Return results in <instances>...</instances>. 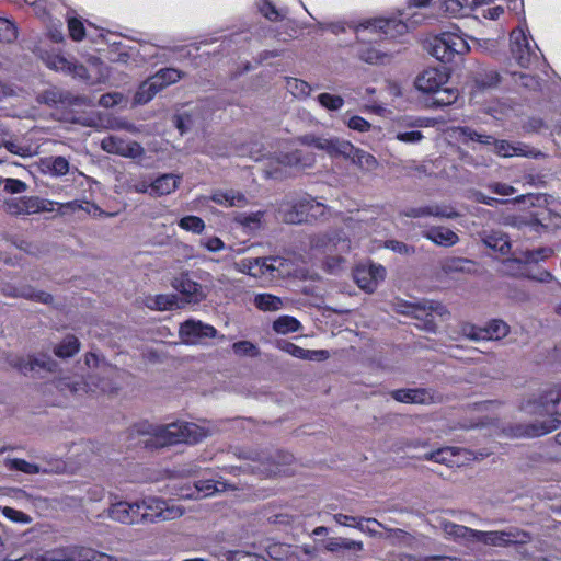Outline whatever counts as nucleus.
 <instances>
[{"label":"nucleus","mask_w":561,"mask_h":561,"mask_svg":"<svg viewBox=\"0 0 561 561\" xmlns=\"http://www.w3.org/2000/svg\"><path fill=\"white\" fill-rule=\"evenodd\" d=\"M519 410L536 419L527 424L508 427L507 434L513 437H539L559 427L561 424V385L539 397L524 399Z\"/></svg>","instance_id":"f257e3e1"},{"label":"nucleus","mask_w":561,"mask_h":561,"mask_svg":"<svg viewBox=\"0 0 561 561\" xmlns=\"http://www.w3.org/2000/svg\"><path fill=\"white\" fill-rule=\"evenodd\" d=\"M209 435V431L188 422L153 425L147 422L135 424L129 432L133 439H139L148 448H161L180 443L197 444Z\"/></svg>","instance_id":"f03ea898"},{"label":"nucleus","mask_w":561,"mask_h":561,"mask_svg":"<svg viewBox=\"0 0 561 561\" xmlns=\"http://www.w3.org/2000/svg\"><path fill=\"white\" fill-rule=\"evenodd\" d=\"M37 54L48 68L71 75L89 85L105 84L110 81L111 68L96 57L89 58L88 65L84 66L68 60L55 48L38 47Z\"/></svg>","instance_id":"7ed1b4c3"},{"label":"nucleus","mask_w":561,"mask_h":561,"mask_svg":"<svg viewBox=\"0 0 561 561\" xmlns=\"http://www.w3.org/2000/svg\"><path fill=\"white\" fill-rule=\"evenodd\" d=\"M403 14L401 13L400 16ZM423 19V15L419 13H411L410 18H374L369 20H365L360 23L350 22H335L328 23L321 25L322 32H328L332 34L339 33H359V32H368V33H383L385 35L389 33H393L394 35H404L407 33L413 32V27L415 24L420 23Z\"/></svg>","instance_id":"20e7f679"},{"label":"nucleus","mask_w":561,"mask_h":561,"mask_svg":"<svg viewBox=\"0 0 561 561\" xmlns=\"http://www.w3.org/2000/svg\"><path fill=\"white\" fill-rule=\"evenodd\" d=\"M241 271L249 275L268 279H279L297 276V263L290 256H263L244 259L240 262Z\"/></svg>","instance_id":"39448f33"},{"label":"nucleus","mask_w":561,"mask_h":561,"mask_svg":"<svg viewBox=\"0 0 561 561\" xmlns=\"http://www.w3.org/2000/svg\"><path fill=\"white\" fill-rule=\"evenodd\" d=\"M311 244L314 249L328 254L325 265L331 273L337 272L344 262L341 254L348 252L351 249V242L346 236L336 231L314 237Z\"/></svg>","instance_id":"423d86ee"},{"label":"nucleus","mask_w":561,"mask_h":561,"mask_svg":"<svg viewBox=\"0 0 561 561\" xmlns=\"http://www.w3.org/2000/svg\"><path fill=\"white\" fill-rule=\"evenodd\" d=\"M138 505L142 525L172 520L183 515L182 507L154 496L139 500Z\"/></svg>","instance_id":"0eeeda50"},{"label":"nucleus","mask_w":561,"mask_h":561,"mask_svg":"<svg viewBox=\"0 0 561 561\" xmlns=\"http://www.w3.org/2000/svg\"><path fill=\"white\" fill-rule=\"evenodd\" d=\"M423 48L443 62H449L456 55H463L471 50L465 37H425Z\"/></svg>","instance_id":"6e6552de"},{"label":"nucleus","mask_w":561,"mask_h":561,"mask_svg":"<svg viewBox=\"0 0 561 561\" xmlns=\"http://www.w3.org/2000/svg\"><path fill=\"white\" fill-rule=\"evenodd\" d=\"M531 539L533 536L530 533L518 527H508L507 529L491 531L477 530L476 534V542L499 548L524 546L530 542Z\"/></svg>","instance_id":"1a4fd4ad"},{"label":"nucleus","mask_w":561,"mask_h":561,"mask_svg":"<svg viewBox=\"0 0 561 561\" xmlns=\"http://www.w3.org/2000/svg\"><path fill=\"white\" fill-rule=\"evenodd\" d=\"M298 141L301 145L323 150L332 158L343 157L347 159L353 152V144L337 137L325 138L308 134L299 137Z\"/></svg>","instance_id":"9d476101"},{"label":"nucleus","mask_w":561,"mask_h":561,"mask_svg":"<svg viewBox=\"0 0 561 561\" xmlns=\"http://www.w3.org/2000/svg\"><path fill=\"white\" fill-rule=\"evenodd\" d=\"M324 205L309 197L300 199L295 204H284L279 211L284 221L288 224H299L306 215L317 216L324 214Z\"/></svg>","instance_id":"9b49d317"},{"label":"nucleus","mask_w":561,"mask_h":561,"mask_svg":"<svg viewBox=\"0 0 561 561\" xmlns=\"http://www.w3.org/2000/svg\"><path fill=\"white\" fill-rule=\"evenodd\" d=\"M50 204L37 196L11 197L3 202V209L11 216H27L50 210Z\"/></svg>","instance_id":"f8f14e48"},{"label":"nucleus","mask_w":561,"mask_h":561,"mask_svg":"<svg viewBox=\"0 0 561 561\" xmlns=\"http://www.w3.org/2000/svg\"><path fill=\"white\" fill-rule=\"evenodd\" d=\"M106 516L114 522L125 525H139L141 524L140 506L138 501H116L110 504L105 511Z\"/></svg>","instance_id":"ddd939ff"},{"label":"nucleus","mask_w":561,"mask_h":561,"mask_svg":"<svg viewBox=\"0 0 561 561\" xmlns=\"http://www.w3.org/2000/svg\"><path fill=\"white\" fill-rule=\"evenodd\" d=\"M385 276L386 270L381 265H359L354 270L355 282L362 289L368 293H373L378 284L383 280Z\"/></svg>","instance_id":"4468645a"},{"label":"nucleus","mask_w":561,"mask_h":561,"mask_svg":"<svg viewBox=\"0 0 561 561\" xmlns=\"http://www.w3.org/2000/svg\"><path fill=\"white\" fill-rule=\"evenodd\" d=\"M228 489L233 488L220 480L214 481L211 479H206L195 482L193 486L182 488L179 496L183 499H201L224 492Z\"/></svg>","instance_id":"2eb2a0df"},{"label":"nucleus","mask_w":561,"mask_h":561,"mask_svg":"<svg viewBox=\"0 0 561 561\" xmlns=\"http://www.w3.org/2000/svg\"><path fill=\"white\" fill-rule=\"evenodd\" d=\"M101 148L108 153L128 158H137L144 153V148L137 141H127L118 136H107L102 139Z\"/></svg>","instance_id":"dca6fc26"},{"label":"nucleus","mask_w":561,"mask_h":561,"mask_svg":"<svg viewBox=\"0 0 561 561\" xmlns=\"http://www.w3.org/2000/svg\"><path fill=\"white\" fill-rule=\"evenodd\" d=\"M10 365L23 375L39 373L42 370L53 371L56 367V363L47 355L27 357L16 356L10 360Z\"/></svg>","instance_id":"f3484780"},{"label":"nucleus","mask_w":561,"mask_h":561,"mask_svg":"<svg viewBox=\"0 0 561 561\" xmlns=\"http://www.w3.org/2000/svg\"><path fill=\"white\" fill-rule=\"evenodd\" d=\"M411 313L416 319H423L424 325L423 329L428 332H435L436 324L434 322V314H437L440 318H444L448 314V311L444 305L438 301H426L424 304H417L411 307Z\"/></svg>","instance_id":"a211bd4d"},{"label":"nucleus","mask_w":561,"mask_h":561,"mask_svg":"<svg viewBox=\"0 0 561 561\" xmlns=\"http://www.w3.org/2000/svg\"><path fill=\"white\" fill-rule=\"evenodd\" d=\"M217 331L213 325L201 321L187 320L181 324L179 335L186 344L199 343L202 339L214 337Z\"/></svg>","instance_id":"6ab92c4d"},{"label":"nucleus","mask_w":561,"mask_h":561,"mask_svg":"<svg viewBox=\"0 0 561 561\" xmlns=\"http://www.w3.org/2000/svg\"><path fill=\"white\" fill-rule=\"evenodd\" d=\"M0 290L7 297L24 298L45 305H49L54 300L50 294L42 290H36L31 285H21L16 287L12 284H4L1 286Z\"/></svg>","instance_id":"aec40b11"},{"label":"nucleus","mask_w":561,"mask_h":561,"mask_svg":"<svg viewBox=\"0 0 561 561\" xmlns=\"http://www.w3.org/2000/svg\"><path fill=\"white\" fill-rule=\"evenodd\" d=\"M448 81V75L437 68H430L420 73L415 80V87L423 93L438 92Z\"/></svg>","instance_id":"412c9836"},{"label":"nucleus","mask_w":561,"mask_h":561,"mask_svg":"<svg viewBox=\"0 0 561 561\" xmlns=\"http://www.w3.org/2000/svg\"><path fill=\"white\" fill-rule=\"evenodd\" d=\"M100 373L102 376L90 375L88 379L84 381V386L87 387V392H96L101 391L103 393H113L117 390L116 385L113 382L112 377L115 375L116 369L103 364L100 367Z\"/></svg>","instance_id":"4be33fe9"},{"label":"nucleus","mask_w":561,"mask_h":561,"mask_svg":"<svg viewBox=\"0 0 561 561\" xmlns=\"http://www.w3.org/2000/svg\"><path fill=\"white\" fill-rule=\"evenodd\" d=\"M171 286L184 296V301L187 304H197L205 297L202 285L192 280L187 274L174 277Z\"/></svg>","instance_id":"5701e85b"},{"label":"nucleus","mask_w":561,"mask_h":561,"mask_svg":"<svg viewBox=\"0 0 561 561\" xmlns=\"http://www.w3.org/2000/svg\"><path fill=\"white\" fill-rule=\"evenodd\" d=\"M404 217L409 218H420L426 216H433L438 218H457L458 213L449 209L446 206H440L437 204L420 206V207H411L401 213Z\"/></svg>","instance_id":"b1692460"},{"label":"nucleus","mask_w":561,"mask_h":561,"mask_svg":"<svg viewBox=\"0 0 561 561\" xmlns=\"http://www.w3.org/2000/svg\"><path fill=\"white\" fill-rule=\"evenodd\" d=\"M276 346L290 354L291 356L299 358V359H307V360H324L329 357L328 351L319 350V351H311V350H305L291 342L280 340L277 341Z\"/></svg>","instance_id":"393cba45"},{"label":"nucleus","mask_w":561,"mask_h":561,"mask_svg":"<svg viewBox=\"0 0 561 561\" xmlns=\"http://www.w3.org/2000/svg\"><path fill=\"white\" fill-rule=\"evenodd\" d=\"M422 236L439 247H453L459 242L458 234L446 227H431L422 231Z\"/></svg>","instance_id":"a878e982"},{"label":"nucleus","mask_w":561,"mask_h":561,"mask_svg":"<svg viewBox=\"0 0 561 561\" xmlns=\"http://www.w3.org/2000/svg\"><path fill=\"white\" fill-rule=\"evenodd\" d=\"M391 397L402 403L431 404L433 394L426 389H398L391 392Z\"/></svg>","instance_id":"bb28decb"},{"label":"nucleus","mask_w":561,"mask_h":561,"mask_svg":"<svg viewBox=\"0 0 561 561\" xmlns=\"http://www.w3.org/2000/svg\"><path fill=\"white\" fill-rule=\"evenodd\" d=\"M5 466L10 470H18L21 472H24L26 474H37V473H60L64 471L65 465L60 461H58L54 468H41L39 466L35 463L27 462L24 459L20 458H13V459H7Z\"/></svg>","instance_id":"cd10ccee"},{"label":"nucleus","mask_w":561,"mask_h":561,"mask_svg":"<svg viewBox=\"0 0 561 561\" xmlns=\"http://www.w3.org/2000/svg\"><path fill=\"white\" fill-rule=\"evenodd\" d=\"M440 528L448 539L461 540L465 542H476V529L463 525H458L446 519L440 522Z\"/></svg>","instance_id":"c85d7f7f"},{"label":"nucleus","mask_w":561,"mask_h":561,"mask_svg":"<svg viewBox=\"0 0 561 561\" xmlns=\"http://www.w3.org/2000/svg\"><path fill=\"white\" fill-rule=\"evenodd\" d=\"M210 199L225 207H243L248 203L245 195L234 190H217L211 194Z\"/></svg>","instance_id":"c756f323"},{"label":"nucleus","mask_w":561,"mask_h":561,"mask_svg":"<svg viewBox=\"0 0 561 561\" xmlns=\"http://www.w3.org/2000/svg\"><path fill=\"white\" fill-rule=\"evenodd\" d=\"M462 449L458 447H442L436 450H432L425 453L423 456H420V459L434 461L440 465H445L447 467H453L458 465V461L455 459Z\"/></svg>","instance_id":"7c9ffc66"},{"label":"nucleus","mask_w":561,"mask_h":561,"mask_svg":"<svg viewBox=\"0 0 561 561\" xmlns=\"http://www.w3.org/2000/svg\"><path fill=\"white\" fill-rule=\"evenodd\" d=\"M299 551V547L282 542L271 543L266 548L270 558L277 561H300Z\"/></svg>","instance_id":"2f4dec72"},{"label":"nucleus","mask_w":561,"mask_h":561,"mask_svg":"<svg viewBox=\"0 0 561 561\" xmlns=\"http://www.w3.org/2000/svg\"><path fill=\"white\" fill-rule=\"evenodd\" d=\"M324 548L325 550L333 553L347 551L353 554H358L364 550V545L362 541H356L348 538L331 537L328 539Z\"/></svg>","instance_id":"473e14b6"},{"label":"nucleus","mask_w":561,"mask_h":561,"mask_svg":"<svg viewBox=\"0 0 561 561\" xmlns=\"http://www.w3.org/2000/svg\"><path fill=\"white\" fill-rule=\"evenodd\" d=\"M83 547H66L46 551L42 556V561H81Z\"/></svg>","instance_id":"72a5a7b5"},{"label":"nucleus","mask_w":561,"mask_h":561,"mask_svg":"<svg viewBox=\"0 0 561 561\" xmlns=\"http://www.w3.org/2000/svg\"><path fill=\"white\" fill-rule=\"evenodd\" d=\"M541 221L533 217V211L523 215H508L504 217L503 224L518 230L529 229L538 232V224Z\"/></svg>","instance_id":"f704fd0d"},{"label":"nucleus","mask_w":561,"mask_h":561,"mask_svg":"<svg viewBox=\"0 0 561 561\" xmlns=\"http://www.w3.org/2000/svg\"><path fill=\"white\" fill-rule=\"evenodd\" d=\"M510 325L501 319H492L483 325V341H500L508 335Z\"/></svg>","instance_id":"c9c22d12"},{"label":"nucleus","mask_w":561,"mask_h":561,"mask_svg":"<svg viewBox=\"0 0 561 561\" xmlns=\"http://www.w3.org/2000/svg\"><path fill=\"white\" fill-rule=\"evenodd\" d=\"M179 180L180 178L173 174H163L157 178L150 183V195L160 196L172 193L178 187Z\"/></svg>","instance_id":"e433bc0d"},{"label":"nucleus","mask_w":561,"mask_h":561,"mask_svg":"<svg viewBox=\"0 0 561 561\" xmlns=\"http://www.w3.org/2000/svg\"><path fill=\"white\" fill-rule=\"evenodd\" d=\"M161 91V85L157 84L152 77L145 80L134 95V104L142 105L150 102L158 92Z\"/></svg>","instance_id":"4c0bfd02"},{"label":"nucleus","mask_w":561,"mask_h":561,"mask_svg":"<svg viewBox=\"0 0 561 561\" xmlns=\"http://www.w3.org/2000/svg\"><path fill=\"white\" fill-rule=\"evenodd\" d=\"M146 306L152 310H172L179 308V298L172 294H160L156 296H149L146 298Z\"/></svg>","instance_id":"58836bf2"},{"label":"nucleus","mask_w":561,"mask_h":561,"mask_svg":"<svg viewBox=\"0 0 561 561\" xmlns=\"http://www.w3.org/2000/svg\"><path fill=\"white\" fill-rule=\"evenodd\" d=\"M529 39H533V37H515V41L512 43V53L523 67L529 62L530 56L534 54Z\"/></svg>","instance_id":"ea45409f"},{"label":"nucleus","mask_w":561,"mask_h":561,"mask_svg":"<svg viewBox=\"0 0 561 561\" xmlns=\"http://www.w3.org/2000/svg\"><path fill=\"white\" fill-rule=\"evenodd\" d=\"M66 90L50 87L37 93L36 102L50 107L62 108Z\"/></svg>","instance_id":"a19ab883"},{"label":"nucleus","mask_w":561,"mask_h":561,"mask_svg":"<svg viewBox=\"0 0 561 561\" xmlns=\"http://www.w3.org/2000/svg\"><path fill=\"white\" fill-rule=\"evenodd\" d=\"M483 242L488 248L493 249L502 255H506L511 251V241L506 233L501 231H492L483 238Z\"/></svg>","instance_id":"79ce46f5"},{"label":"nucleus","mask_w":561,"mask_h":561,"mask_svg":"<svg viewBox=\"0 0 561 561\" xmlns=\"http://www.w3.org/2000/svg\"><path fill=\"white\" fill-rule=\"evenodd\" d=\"M347 159L366 172L375 171L379 167L378 160L373 154L354 146L352 156Z\"/></svg>","instance_id":"37998d69"},{"label":"nucleus","mask_w":561,"mask_h":561,"mask_svg":"<svg viewBox=\"0 0 561 561\" xmlns=\"http://www.w3.org/2000/svg\"><path fill=\"white\" fill-rule=\"evenodd\" d=\"M253 304L259 310L264 312L278 311L284 307V300L280 297L267 293L255 295Z\"/></svg>","instance_id":"c03bdc74"},{"label":"nucleus","mask_w":561,"mask_h":561,"mask_svg":"<svg viewBox=\"0 0 561 561\" xmlns=\"http://www.w3.org/2000/svg\"><path fill=\"white\" fill-rule=\"evenodd\" d=\"M533 217L541 221L538 224L537 233H540L542 230L561 227V216L549 209L533 211Z\"/></svg>","instance_id":"a18cd8bd"},{"label":"nucleus","mask_w":561,"mask_h":561,"mask_svg":"<svg viewBox=\"0 0 561 561\" xmlns=\"http://www.w3.org/2000/svg\"><path fill=\"white\" fill-rule=\"evenodd\" d=\"M333 520L341 525L346 527H354L356 529H362V523L376 525L378 527H383V524L377 520L376 518H366V517H357L352 515H346L342 513H337L333 515Z\"/></svg>","instance_id":"49530a36"},{"label":"nucleus","mask_w":561,"mask_h":561,"mask_svg":"<svg viewBox=\"0 0 561 561\" xmlns=\"http://www.w3.org/2000/svg\"><path fill=\"white\" fill-rule=\"evenodd\" d=\"M280 163L289 167H310L313 163L311 156L305 154L301 150H293L282 154L279 158Z\"/></svg>","instance_id":"de8ad7c7"},{"label":"nucleus","mask_w":561,"mask_h":561,"mask_svg":"<svg viewBox=\"0 0 561 561\" xmlns=\"http://www.w3.org/2000/svg\"><path fill=\"white\" fill-rule=\"evenodd\" d=\"M79 348V340L75 335H67L57 346H55L54 353L60 358H68L77 354Z\"/></svg>","instance_id":"09e8293b"},{"label":"nucleus","mask_w":561,"mask_h":561,"mask_svg":"<svg viewBox=\"0 0 561 561\" xmlns=\"http://www.w3.org/2000/svg\"><path fill=\"white\" fill-rule=\"evenodd\" d=\"M157 84L161 85V90L178 82L183 73L175 68L160 69L156 75L151 76Z\"/></svg>","instance_id":"8fccbe9b"},{"label":"nucleus","mask_w":561,"mask_h":561,"mask_svg":"<svg viewBox=\"0 0 561 561\" xmlns=\"http://www.w3.org/2000/svg\"><path fill=\"white\" fill-rule=\"evenodd\" d=\"M300 328V322L290 316H280L273 322V330L278 334L294 333Z\"/></svg>","instance_id":"3c124183"},{"label":"nucleus","mask_w":561,"mask_h":561,"mask_svg":"<svg viewBox=\"0 0 561 561\" xmlns=\"http://www.w3.org/2000/svg\"><path fill=\"white\" fill-rule=\"evenodd\" d=\"M472 262L462 257H448L440 263V268L445 274L451 273H468L469 268L467 265Z\"/></svg>","instance_id":"603ef678"},{"label":"nucleus","mask_w":561,"mask_h":561,"mask_svg":"<svg viewBox=\"0 0 561 561\" xmlns=\"http://www.w3.org/2000/svg\"><path fill=\"white\" fill-rule=\"evenodd\" d=\"M56 388L64 394H79L80 392H87L84 381L75 380L69 377L59 378L56 381Z\"/></svg>","instance_id":"864d4df0"},{"label":"nucleus","mask_w":561,"mask_h":561,"mask_svg":"<svg viewBox=\"0 0 561 561\" xmlns=\"http://www.w3.org/2000/svg\"><path fill=\"white\" fill-rule=\"evenodd\" d=\"M44 164L55 176L66 175L70 169L69 161L61 156L47 158Z\"/></svg>","instance_id":"5fc2aeb1"},{"label":"nucleus","mask_w":561,"mask_h":561,"mask_svg":"<svg viewBox=\"0 0 561 561\" xmlns=\"http://www.w3.org/2000/svg\"><path fill=\"white\" fill-rule=\"evenodd\" d=\"M92 105L93 101L89 96L73 94L66 90L62 108H80Z\"/></svg>","instance_id":"6e6d98bb"},{"label":"nucleus","mask_w":561,"mask_h":561,"mask_svg":"<svg viewBox=\"0 0 561 561\" xmlns=\"http://www.w3.org/2000/svg\"><path fill=\"white\" fill-rule=\"evenodd\" d=\"M358 56L368 64L383 62V60L388 58L387 54L381 53L370 45H363L358 50Z\"/></svg>","instance_id":"4d7b16f0"},{"label":"nucleus","mask_w":561,"mask_h":561,"mask_svg":"<svg viewBox=\"0 0 561 561\" xmlns=\"http://www.w3.org/2000/svg\"><path fill=\"white\" fill-rule=\"evenodd\" d=\"M287 89L296 98H307L312 90L306 81L297 78H287Z\"/></svg>","instance_id":"13d9d810"},{"label":"nucleus","mask_w":561,"mask_h":561,"mask_svg":"<svg viewBox=\"0 0 561 561\" xmlns=\"http://www.w3.org/2000/svg\"><path fill=\"white\" fill-rule=\"evenodd\" d=\"M264 213L263 211H255L250 214H238L234 217L236 222L239 225L249 228V229H257L261 225V220L263 218Z\"/></svg>","instance_id":"bf43d9fd"},{"label":"nucleus","mask_w":561,"mask_h":561,"mask_svg":"<svg viewBox=\"0 0 561 561\" xmlns=\"http://www.w3.org/2000/svg\"><path fill=\"white\" fill-rule=\"evenodd\" d=\"M381 528L386 530V535L382 538L390 540L392 543H405L408 546L411 545L413 538L403 529L389 528L386 525H383Z\"/></svg>","instance_id":"052dcab7"},{"label":"nucleus","mask_w":561,"mask_h":561,"mask_svg":"<svg viewBox=\"0 0 561 561\" xmlns=\"http://www.w3.org/2000/svg\"><path fill=\"white\" fill-rule=\"evenodd\" d=\"M319 104L328 111H339L344 105V99L340 95L321 93L317 98Z\"/></svg>","instance_id":"680f3d73"},{"label":"nucleus","mask_w":561,"mask_h":561,"mask_svg":"<svg viewBox=\"0 0 561 561\" xmlns=\"http://www.w3.org/2000/svg\"><path fill=\"white\" fill-rule=\"evenodd\" d=\"M260 13L270 21H278L283 19V13L270 0H261L257 2Z\"/></svg>","instance_id":"e2e57ef3"},{"label":"nucleus","mask_w":561,"mask_h":561,"mask_svg":"<svg viewBox=\"0 0 561 561\" xmlns=\"http://www.w3.org/2000/svg\"><path fill=\"white\" fill-rule=\"evenodd\" d=\"M131 54L122 47L121 43H113L108 46L107 58L112 62H127Z\"/></svg>","instance_id":"0e129e2a"},{"label":"nucleus","mask_w":561,"mask_h":561,"mask_svg":"<svg viewBox=\"0 0 561 561\" xmlns=\"http://www.w3.org/2000/svg\"><path fill=\"white\" fill-rule=\"evenodd\" d=\"M179 226L184 230L192 231L195 233H201L205 228L203 219L197 216L183 217L179 221Z\"/></svg>","instance_id":"69168bd1"},{"label":"nucleus","mask_w":561,"mask_h":561,"mask_svg":"<svg viewBox=\"0 0 561 561\" xmlns=\"http://www.w3.org/2000/svg\"><path fill=\"white\" fill-rule=\"evenodd\" d=\"M434 103L440 106L450 105L456 102L458 98L457 90L454 89H439L435 92Z\"/></svg>","instance_id":"338daca9"},{"label":"nucleus","mask_w":561,"mask_h":561,"mask_svg":"<svg viewBox=\"0 0 561 561\" xmlns=\"http://www.w3.org/2000/svg\"><path fill=\"white\" fill-rule=\"evenodd\" d=\"M81 561H118L116 557L83 547Z\"/></svg>","instance_id":"774afa93"}]
</instances>
